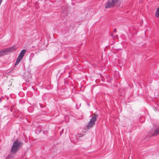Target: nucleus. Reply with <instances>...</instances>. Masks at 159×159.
Returning <instances> with one entry per match:
<instances>
[{"mask_svg":"<svg viewBox=\"0 0 159 159\" xmlns=\"http://www.w3.org/2000/svg\"><path fill=\"white\" fill-rule=\"evenodd\" d=\"M98 117V116L97 115H95L91 119L87 125V127L88 129H90L92 127L93 125L95 124V122L96 121L97 118Z\"/></svg>","mask_w":159,"mask_h":159,"instance_id":"f03ea898","label":"nucleus"},{"mask_svg":"<svg viewBox=\"0 0 159 159\" xmlns=\"http://www.w3.org/2000/svg\"><path fill=\"white\" fill-rule=\"evenodd\" d=\"M22 59V58L18 57H17V58L16 60V62L15 63V65H17L18 64V63L20 62V61H21V59Z\"/></svg>","mask_w":159,"mask_h":159,"instance_id":"0eeeda50","label":"nucleus"},{"mask_svg":"<svg viewBox=\"0 0 159 159\" xmlns=\"http://www.w3.org/2000/svg\"><path fill=\"white\" fill-rule=\"evenodd\" d=\"M114 32H116V29H115L114 30Z\"/></svg>","mask_w":159,"mask_h":159,"instance_id":"1a4fd4ad","label":"nucleus"},{"mask_svg":"<svg viewBox=\"0 0 159 159\" xmlns=\"http://www.w3.org/2000/svg\"><path fill=\"white\" fill-rule=\"evenodd\" d=\"M156 16L157 17H159V7L157 10V11L155 14Z\"/></svg>","mask_w":159,"mask_h":159,"instance_id":"6e6552de","label":"nucleus"},{"mask_svg":"<svg viewBox=\"0 0 159 159\" xmlns=\"http://www.w3.org/2000/svg\"><path fill=\"white\" fill-rule=\"evenodd\" d=\"M22 143L18 140L15 141L12 147L11 152L12 153H15L18 151L20 147L22 145Z\"/></svg>","mask_w":159,"mask_h":159,"instance_id":"f257e3e1","label":"nucleus"},{"mask_svg":"<svg viewBox=\"0 0 159 159\" xmlns=\"http://www.w3.org/2000/svg\"><path fill=\"white\" fill-rule=\"evenodd\" d=\"M118 0H109L105 5V8H107L113 7L118 2Z\"/></svg>","mask_w":159,"mask_h":159,"instance_id":"7ed1b4c3","label":"nucleus"},{"mask_svg":"<svg viewBox=\"0 0 159 159\" xmlns=\"http://www.w3.org/2000/svg\"><path fill=\"white\" fill-rule=\"evenodd\" d=\"M26 50L23 49L22 50L19 54V57L22 58L26 52Z\"/></svg>","mask_w":159,"mask_h":159,"instance_id":"39448f33","label":"nucleus"},{"mask_svg":"<svg viewBox=\"0 0 159 159\" xmlns=\"http://www.w3.org/2000/svg\"><path fill=\"white\" fill-rule=\"evenodd\" d=\"M14 49L13 47L0 50V57L6 54L7 52L13 50Z\"/></svg>","mask_w":159,"mask_h":159,"instance_id":"20e7f679","label":"nucleus"},{"mask_svg":"<svg viewBox=\"0 0 159 159\" xmlns=\"http://www.w3.org/2000/svg\"><path fill=\"white\" fill-rule=\"evenodd\" d=\"M159 134V127L155 129V131L153 135L154 136L158 135Z\"/></svg>","mask_w":159,"mask_h":159,"instance_id":"423d86ee","label":"nucleus"}]
</instances>
